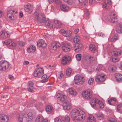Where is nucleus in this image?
Segmentation results:
<instances>
[{
	"label": "nucleus",
	"mask_w": 122,
	"mask_h": 122,
	"mask_svg": "<svg viewBox=\"0 0 122 122\" xmlns=\"http://www.w3.org/2000/svg\"><path fill=\"white\" fill-rule=\"evenodd\" d=\"M71 117L74 120L83 121L86 116L85 113L80 108H76L71 112Z\"/></svg>",
	"instance_id": "nucleus-1"
},
{
	"label": "nucleus",
	"mask_w": 122,
	"mask_h": 122,
	"mask_svg": "<svg viewBox=\"0 0 122 122\" xmlns=\"http://www.w3.org/2000/svg\"><path fill=\"white\" fill-rule=\"evenodd\" d=\"M34 18L36 21H38L41 23H44L46 20L45 16L44 14H41L40 17L39 16V13L36 11L34 13Z\"/></svg>",
	"instance_id": "nucleus-2"
},
{
	"label": "nucleus",
	"mask_w": 122,
	"mask_h": 122,
	"mask_svg": "<svg viewBox=\"0 0 122 122\" xmlns=\"http://www.w3.org/2000/svg\"><path fill=\"white\" fill-rule=\"evenodd\" d=\"M91 106L93 107L96 106L99 107L101 109L103 108L104 107V105L102 102L97 99L93 100L91 102Z\"/></svg>",
	"instance_id": "nucleus-3"
},
{
	"label": "nucleus",
	"mask_w": 122,
	"mask_h": 122,
	"mask_svg": "<svg viewBox=\"0 0 122 122\" xmlns=\"http://www.w3.org/2000/svg\"><path fill=\"white\" fill-rule=\"evenodd\" d=\"M85 81L84 77L79 75H76L74 77V83L77 85H81L85 82Z\"/></svg>",
	"instance_id": "nucleus-4"
},
{
	"label": "nucleus",
	"mask_w": 122,
	"mask_h": 122,
	"mask_svg": "<svg viewBox=\"0 0 122 122\" xmlns=\"http://www.w3.org/2000/svg\"><path fill=\"white\" fill-rule=\"evenodd\" d=\"M9 66V63L4 60H2L0 61V70L4 71L6 70Z\"/></svg>",
	"instance_id": "nucleus-5"
},
{
	"label": "nucleus",
	"mask_w": 122,
	"mask_h": 122,
	"mask_svg": "<svg viewBox=\"0 0 122 122\" xmlns=\"http://www.w3.org/2000/svg\"><path fill=\"white\" fill-rule=\"evenodd\" d=\"M61 46L62 51L64 52L70 51L71 48L70 44L67 42H63Z\"/></svg>",
	"instance_id": "nucleus-6"
},
{
	"label": "nucleus",
	"mask_w": 122,
	"mask_h": 122,
	"mask_svg": "<svg viewBox=\"0 0 122 122\" xmlns=\"http://www.w3.org/2000/svg\"><path fill=\"white\" fill-rule=\"evenodd\" d=\"M82 95L84 98L88 100L91 99L92 97V93L89 90H87L83 92Z\"/></svg>",
	"instance_id": "nucleus-7"
},
{
	"label": "nucleus",
	"mask_w": 122,
	"mask_h": 122,
	"mask_svg": "<svg viewBox=\"0 0 122 122\" xmlns=\"http://www.w3.org/2000/svg\"><path fill=\"white\" fill-rule=\"evenodd\" d=\"M44 73V70L41 68L36 69L33 74V76L35 77L38 76L39 77Z\"/></svg>",
	"instance_id": "nucleus-8"
},
{
	"label": "nucleus",
	"mask_w": 122,
	"mask_h": 122,
	"mask_svg": "<svg viewBox=\"0 0 122 122\" xmlns=\"http://www.w3.org/2000/svg\"><path fill=\"white\" fill-rule=\"evenodd\" d=\"M44 73V70L41 68L36 69L33 74V76L35 77L38 76L39 77Z\"/></svg>",
	"instance_id": "nucleus-9"
},
{
	"label": "nucleus",
	"mask_w": 122,
	"mask_h": 122,
	"mask_svg": "<svg viewBox=\"0 0 122 122\" xmlns=\"http://www.w3.org/2000/svg\"><path fill=\"white\" fill-rule=\"evenodd\" d=\"M106 75L104 74H102L97 76L95 78V81L97 82H102L104 81L106 79Z\"/></svg>",
	"instance_id": "nucleus-10"
},
{
	"label": "nucleus",
	"mask_w": 122,
	"mask_h": 122,
	"mask_svg": "<svg viewBox=\"0 0 122 122\" xmlns=\"http://www.w3.org/2000/svg\"><path fill=\"white\" fill-rule=\"evenodd\" d=\"M108 18L109 21L112 23L116 21L117 19V15L113 13L109 15Z\"/></svg>",
	"instance_id": "nucleus-11"
},
{
	"label": "nucleus",
	"mask_w": 122,
	"mask_h": 122,
	"mask_svg": "<svg viewBox=\"0 0 122 122\" xmlns=\"http://www.w3.org/2000/svg\"><path fill=\"white\" fill-rule=\"evenodd\" d=\"M16 13V11H15L13 10H10L7 12V16L10 19L14 20V17L13 14L14 13Z\"/></svg>",
	"instance_id": "nucleus-12"
},
{
	"label": "nucleus",
	"mask_w": 122,
	"mask_h": 122,
	"mask_svg": "<svg viewBox=\"0 0 122 122\" xmlns=\"http://www.w3.org/2000/svg\"><path fill=\"white\" fill-rule=\"evenodd\" d=\"M37 45L39 47L45 48L46 46L47 45L43 40L41 39L37 42Z\"/></svg>",
	"instance_id": "nucleus-13"
},
{
	"label": "nucleus",
	"mask_w": 122,
	"mask_h": 122,
	"mask_svg": "<svg viewBox=\"0 0 122 122\" xmlns=\"http://www.w3.org/2000/svg\"><path fill=\"white\" fill-rule=\"evenodd\" d=\"M63 107L64 110H69L71 107V104L68 101H66L63 104Z\"/></svg>",
	"instance_id": "nucleus-14"
},
{
	"label": "nucleus",
	"mask_w": 122,
	"mask_h": 122,
	"mask_svg": "<svg viewBox=\"0 0 122 122\" xmlns=\"http://www.w3.org/2000/svg\"><path fill=\"white\" fill-rule=\"evenodd\" d=\"M9 119V117L4 114H0V122H7Z\"/></svg>",
	"instance_id": "nucleus-15"
},
{
	"label": "nucleus",
	"mask_w": 122,
	"mask_h": 122,
	"mask_svg": "<svg viewBox=\"0 0 122 122\" xmlns=\"http://www.w3.org/2000/svg\"><path fill=\"white\" fill-rule=\"evenodd\" d=\"M47 119H44L43 117L41 115L37 116L35 120V122H47Z\"/></svg>",
	"instance_id": "nucleus-16"
},
{
	"label": "nucleus",
	"mask_w": 122,
	"mask_h": 122,
	"mask_svg": "<svg viewBox=\"0 0 122 122\" xmlns=\"http://www.w3.org/2000/svg\"><path fill=\"white\" fill-rule=\"evenodd\" d=\"M61 46L60 44L58 43H56L55 42L52 43L51 46V48L53 50H56L57 48H58Z\"/></svg>",
	"instance_id": "nucleus-17"
},
{
	"label": "nucleus",
	"mask_w": 122,
	"mask_h": 122,
	"mask_svg": "<svg viewBox=\"0 0 122 122\" xmlns=\"http://www.w3.org/2000/svg\"><path fill=\"white\" fill-rule=\"evenodd\" d=\"M121 52V50L119 49H116L113 51L111 52L112 56H117L120 55Z\"/></svg>",
	"instance_id": "nucleus-18"
},
{
	"label": "nucleus",
	"mask_w": 122,
	"mask_h": 122,
	"mask_svg": "<svg viewBox=\"0 0 122 122\" xmlns=\"http://www.w3.org/2000/svg\"><path fill=\"white\" fill-rule=\"evenodd\" d=\"M70 60V57L68 56H64L62 60L61 63L62 64L65 65L67 64Z\"/></svg>",
	"instance_id": "nucleus-19"
},
{
	"label": "nucleus",
	"mask_w": 122,
	"mask_h": 122,
	"mask_svg": "<svg viewBox=\"0 0 122 122\" xmlns=\"http://www.w3.org/2000/svg\"><path fill=\"white\" fill-rule=\"evenodd\" d=\"M82 45L81 43L76 44L75 45V50L76 52H78L81 50Z\"/></svg>",
	"instance_id": "nucleus-20"
},
{
	"label": "nucleus",
	"mask_w": 122,
	"mask_h": 122,
	"mask_svg": "<svg viewBox=\"0 0 122 122\" xmlns=\"http://www.w3.org/2000/svg\"><path fill=\"white\" fill-rule=\"evenodd\" d=\"M112 3V2L111 0H107L103 3V5L104 8L110 7Z\"/></svg>",
	"instance_id": "nucleus-21"
},
{
	"label": "nucleus",
	"mask_w": 122,
	"mask_h": 122,
	"mask_svg": "<svg viewBox=\"0 0 122 122\" xmlns=\"http://www.w3.org/2000/svg\"><path fill=\"white\" fill-rule=\"evenodd\" d=\"M116 102V99L115 98L112 97L108 101V102L110 105H115Z\"/></svg>",
	"instance_id": "nucleus-22"
},
{
	"label": "nucleus",
	"mask_w": 122,
	"mask_h": 122,
	"mask_svg": "<svg viewBox=\"0 0 122 122\" xmlns=\"http://www.w3.org/2000/svg\"><path fill=\"white\" fill-rule=\"evenodd\" d=\"M36 50L35 47L34 46H31L27 48V51L29 53L35 51Z\"/></svg>",
	"instance_id": "nucleus-23"
},
{
	"label": "nucleus",
	"mask_w": 122,
	"mask_h": 122,
	"mask_svg": "<svg viewBox=\"0 0 122 122\" xmlns=\"http://www.w3.org/2000/svg\"><path fill=\"white\" fill-rule=\"evenodd\" d=\"M95 117L94 116L91 115L88 117L87 118V122H91L95 121Z\"/></svg>",
	"instance_id": "nucleus-24"
},
{
	"label": "nucleus",
	"mask_w": 122,
	"mask_h": 122,
	"mask_svg": "<svg viewBox=\"0 0 122 122\" xmlns=\"http://www.w3.org/2000/svg\"><path fill=\"white\" fill-rule=\"evenodd\" d=\"M72 32L68 30L65 31V32H63V35L65 37H69L71 36L72 35Z\"/></svg>",
	"instance_id": "nucleus-25"
},
{
	"label": "nucleus",
	"mask_w": 122,
	"mask_h": 122,
	"mask_svg": "<svg viewBox=\"0 0 122 122\" xmlns=\"http://www.w3.org/2000/svg\"><path fill=\"white\" fill-rule=\"evenodd\" d=\"M88 58L91 62H93L97 60L96 58L92 55H89Z\"/></svg>",
	"instance_id": "nucleus-26"
},
{
	"label": "nucleus",
	"mask_w": 122,
	"mask_h": 122,
	"mask_svg": "<svg viewBox=\"0 0 122 122\" xmlns=\"http://www.w3.org/2000/svg\"><path fill=\"white\" fill-rule=\"evenodd\" d=\"M68 91L69 93L72 95H76V92L75 89L71 88L68 89Z\"/></svg>",
	"instance_id": "nucleus-27"
},
{
	"label": "nucleus",
	"mask_w": 122,
	"mask_h": 122,
	"mask_svg": "<svg viewBox=\"0 0 122 122\" xmlns=\"http://www.w3.org/2000/svg\"><path fill=\"white\" fill-rule=\"evenodd\" d=\"M115 78L118 81H122V75L121 74H116L115 76Z\"/></svg>",
	"instance_id": "nucleus-28"
},
{
	"label": "nucleus",
	"mask_w": 122,
	"mask_h": 122,
	"mask_svg": "<svg viewBox=\"0 0 122 122\" xmlns=\"http://www.w3.org/2000/svg\"><path fill=\"white\" fill-rule=\"evenodd\" d=\"M56 25L57 28H60L62 26L61 23L58 20H55L54 21Z\"/></svg>",
	"instance_id": "nucleus-29"
},
{
	"label": "nucleus",
	"mask_w": 122,
	"mask_h": 122,
	"mask_svg": "<svg viewBox=\"0 0 122 122\" xmlns=\"http://www.w3.org/2000/svg\"><path fill=\"white\" fill-rule=\"evenodd\" d=\"M17 117L19 121V122H22L23 118L22 114L21 113H19L17 115Z\"/></svg>",
	"instance_id": "nucleus-30"
},
{
	"label": "nucleus",
	"mask_w": 122,
	"mask_h": 122,
	"mask_svg": "<svg viewBox=\"0 0 122 122\" xmlns=\"http://www.w3.org/2000/svg\"><path fill=\"white\" fill-rule=\"evenodd\" d=\"M46 110L48 113L51 112L53 111V108L50 106H47L46 107Z\"/></svg>",
	"instance_id": "nucleus-31"
},
{
	"label": "nucleus",
	"mask_w": 122,
	"mask_h": 122,
	"mask_svg": "<svg viewBox=\"0 0 122 122\" xmlns=\"http://www.w3.org/2000/svg\"><path fill=\"white\" fill-rule=\"evenodd\" d=\"M41 79L42 80L41 81V82L43 83L46 82L48 80L47 76L46 75H43L41 77Z\"/></svg>",
	"instance_id": "nucleus-32"
},
{
	"label": "nucleus",
	"mask_w": 122,
	"mask_h": 122,
	"mask_svg": "<svg viewBox=\"0 0 122 122\" xmlns=\"http://www.w3.org/2000/svg\"><path fill=\"white\" fill-rule=\"evenodd\" d=\"M32 113L30 112H25L23 114H22L23 116V117L25 118L27 117L28 116H30L32 115Z\"/></svg>",
	"instance_id": "nucleus-33"
},
{
	"label": "nucleus",
	"mask_w": 122,
	"mask_h": 122,
	"mask_svg": "<svg viewBox=\"0 0 122 122\" xmlns=\"http://www.w3.org/2000/svg\"><path fill=\"white\" fill-rule=\"evenodd\" d=\"M104 117V115L102 113H99L97 114V118L98 120H102Z\"/></svg>",
	"instance_id": "nucleus-34"
},
{
	"label": "nucleus",
	"mask_w": 122,
	"mask_h": 122,
	"mask_svg": "<svg viewBox=\"0 0 122 122\" xmlns=\"http://www.w3.org/2000/svg\"><path fill=\"white\" fill-rule=\"evenodd\" d=\"M72 72L71 69L70 68H68L66 70V75L67 76H69L71 74Z\"/></svg>",
	"instance_id": "nucleus-35"
},
{
	"label": "nucleus",
	"mask_w": 122,
	"mask_h": 122,
	"mask_svg": "<svg viewBox=\"0 0 122 122\" xmlns=\"http://www.w3.org/2000/svg\"><path fill=\"white\" fill-rule=\"evenodd\" d=\"M90 50L91 51H94L96 49V46L93 44L90 45L89 46Z\"/></svg>",
	"instance_id": "nucleus-36"
},
{
	"label": "nucleus",
	"mask_w": 122,
	"mask_h": 122,
	"mask_svg": "<svg viewBox=\"0 0 122 122\" xmlns=\"http://www.w3.org/2000/svg\"><path fill=\"white\" fill-rule=\"evenodd\" d=\"M117 110L120 113L122 112V104H120L117 106Z\"/></svg>",
	"instance_id": "nucleus-37"
},
{
	"label": "nucleus",
	"mask_w": 122,
	"mask_h": 122,
	"mask_svg": "<svg viewBox=\"0 0 122 122\" xmlns=\"http://www.w3.org/2000/svg\"><path fill=\"white\" fill-rule=\"evenodd\" d=\"M81 3V6H84L87 4V2L85 0H78Z\"/></svg>",
	"instance_id": "nucleus-38"
},
{
	"label": "nucleus",
	"mask_w": 122,
	"mask_h": 122,
	"mask_svg": "<svg viewBox=\"0 0 122 122\" xmlns=\"http://www.w3.org/2000/svg\"><path fill=\"white\" fill-rule=\"evenodd\" d=\"M34 7L33 4L28 3L25 5L24 8H32Z\"/></svg>",
	"instance_id": "nucleus-39"
},
{
	"label": "nucleus",
	"mask_w": 122,
	"mask_h": 122,
	"mask_svg": "<svg viewBox=\"0 0 122 122\" xmlns=\"http://www.w3.org/2000/svg\"><path fill=\"white\" fill-rule=\"evenodd\" d=\"M80 40V38L79 36H76L74 38V42L75 43H76L79 41Z\"/></svg>",
	"instance_id": "nucleus-40"
},
{
	"label": "nucleus",
	"mask_w": 122,
	"mask_h": 122,
	"mask_svg": "<svg viewBox=\"0 0 122 122\" xmlns=\"http://www.w3.org/2000/svg\"><path fill=\"white\" fill-rule=\"evenodd\" d=\"M66 98V95L64 94H62L61 95L60 98L59 99V100L61 101H63Z\"/></svg>",
	"instance_id": "nucleus-41"
},
{
	"label": "nucleus",
	"mask_w": 122,
	"mask_h": 122,
	"mask_svg": "<svg viewBox=\"0 0 122 122\" xmlns=\"http://www.w3.org/2000/svg\"><path fill=\"white\" fill-rule=\"evenodd\" d=\"M109 70L110 71H115L116 69V67L114 66H111L108 68Z\"/></svg>",
	"instance_id": "nucleus-42"
},
{
	"label": "nucleus",
	"mask_w": 122,
	"mask_h": 122,
	"mask_svg": "<svg viewBox=\"0 0 122 122\" xmlns=\"http://www.w3.org/2000/svg\"><path fill=\"white\" fill-rule=\"evenodd\" d=\"M76 58L77 61H80L81 58V54H77L76 56Z\"/></svg>",
	"instance_id": "nucleus-43"
},
{
	"label": "nucleus",
	"mask_w": 122,
	"mask_h": 122,
	"mask_svg": "<svg viewBox=\"0 0 122 122\" xmlns=\"http://www.w3.org/2000/svg\"><path fill=\"white\" fill-rule=\"evenodd\" d=\"M64 121L65 122H69L70 121V118L67 115H66L64 117Z\"/></svg>",
	"instance_id": "nucleus-44"
},
{
	"label": "nucleus",
	"mask_w": 122,
	"mask_h": 122,
	"mask_svg": "<svg viewBox=\"0 0 122 122\" xmlns=\"http://www.w3.org/2000/svg\"><path fill=\"white\" fill-rule=\"evenodd\" d=\"M65 2H67L68 4H71L76 0H63Z\"/></svg>",
	"instance_id": "nucleus-45"
},
{
	"label": "nucleus",
	"mask_w": 122,
	"mask_h": 122,
	"mask_svg": "<svg viewBox=\"0 0 122 122\" xmlns=\"http://www.w3.org/2000/svg\"><path fill=\"white\" fill-rule=\"evenodd\" d=\"M33 117L32 116V115L30 116H28V117L26 119V121L28 122H31L33 119Z\"/></svg>",
	"instance_id": "nucleus-46"
},
{
	"label": "nucleus",
	"mask_w": 122,
	"mask_h": 122,
	"mask_svg": "<svg viewBox=\"0 0 122 122\" xmlns=\"http://www.w3.org/2000/svg\"><path fill=\"white\" fill-rule=\"evenodd\" d=\"M55 122H65L63 120L60 119L58 117H56L55 119Z\"/></svg>",
	"instance_id": "nucleus-47"
},
{
	"label": "nucleus",
	"mask_w": 122,
	"mask_h": 122,
	"mask_svg": "<svg viewBox=\"0 0 122 122\" xmlns=\"http://www.w3.org/2000/svg\"><path fill=\"white\" fill-rule=\"evenodd\" d=\"M119 27L120 28V30L119 29H117L116 30L117 32L119 33H122V25L120 24Z\"/></svg>",
	"instance_id": "nucleus-48"
},
{
	"label": "nucleus",
	"mask_w": 122,
	"mask_h": 122,
	"mask_svg": "<svg viewBox=\"0 0 122 122\" xmlns=\"http://www.w3.org/2000/svg\"><path fill=\"white\" fill-rule=\"evenodd\" d=\"M118 37L117 36H115L112 38H111L110 40L111 41H115L118 39Z\"/></svg>",
	"instance_id": "nucleus-49"
},
{
	"label": "nucleus",
	"mask_w": 122,
	"mask_h": 122,
	"mask_svg": "<svg viewBox=\"0 0 122 122\" xmlns=\"http://www.w3.org/2000/svg\"><path fill=\"white\" fill-rule=\"evenodd\" d=\"M119 59L117 57H113L112 58V61L114 62H116L118 61Z\"/></svg>",
	"instance_id": "nucleus-50"
},
{
	"label": "nucleus",
	"mask_w": 122,
	"mask_h": 122,
	"mask_svg": "<svg viewBox=\"0 0 122 122\" xmlns=\"http://www.w3.org/2000/svg\"><path fill=\"white\" fill-rule=\"evenodd\" d=\"M34 83L31 81H30L28 82V87H33Z\"/></svg>",
	"instance_id": "nucleus-51"
},
{
	"label": "nucleus",
	"mask_w": 122,
	"mask_h": 122,
	"mask_svg": "<svg viewBox=\"0 0 122 122\" xmlns=\"http://www.w3.org/2000/svg\"><path fill=\"white\" fill-rule=\"evenodd\" d=\"M103 66L102 65H99L96 69V70L98 71H99V70L102 69Z\"/></svg>",
	"instance_id": "nucleus-52"
},
{
	"label": "nucleus",
	"mask_w": 122,
	"mask_h": 122,
	"mask_svg": "<svg viewBox=\"0 0 122 122\" xmlns=\"http://www.w3.org/2000/svg\"><path fill=\"white\" fill-rule=\"evenodd\" d=\"M12 41L10 39H9L7 40V43H6V45H9L10 46L11 45L10 43H11L12 42Z\"/></svg>",
	"instance_id": "nucleus-53"
},
{
	"label": "nucleus",
	"mask_w": 122,
	"mask_h": 122,
	"mask_svg": "<svg viewBox=\"0 0 122 122\" xmlns=\"http://www.w3.org/2000/svg\"><path fill=\"white\" fill-rule=\"evenodd\" d=\"M94 79L93 78H91L89 79L88 81V83L89 84L91 85L93 83Z\"/></svg>",
	"instance_id": "nucleus-54"
},
{
	"label": "nucleus",
	"mask_w": 122,
	"mask_h": 122,
	"mask_svg": "<svg viewBox=\"0 0 122 122\" xmlns=\"http://www.w3.org/2000/svg\"><path fill=\"white\" fill-rule=\"evenodd\" d=\"M24 10L25 11L29 13H31L32 11V10L30 9V8H24Z\"/></svg>",
	"instance_id": "nucleus-55"
},
{
	"label": "nucleus",
	"mask_w": 122,
	"mask_h": 122,
	"mask_svg": "<svg viewBox=\"0 0 122 122\" xmlns=\"http://www.w3.org/2000/svg\"><path fill=\"white\" fill-rule=\"evenodd\" d=\"M61 10L64 12H67L70 10L69 8H61Z\"/></svg>",
	"instance_id": "nucleus-56"
},
{
	"label": "nucleus",
	"mask_w": 122,
	"mask_h": 122,
	"mask_svg": "<svg viewBox=\"0 0 122 122\" xmlns=\"http://www.w3.org/2000/svg\"><path fill=\"white\" fill-rule=\"evenodd\" d=\"M18 44L21 46H23L25 45V43L21 41H20L18 42Z\"/></svg>",
	"instance_id": "nucleus-57"
},
{
	"label": "nucleus",
	"mask_w": 122,
	"mask_h": 122,
	"mask_svg": "<svg viewBox=\"0 0 122 122\" xmlns=\"http://www.w3.org/2000/svg\"><path fill=\"white\" fill-rule=\"evenodd\" d=\"M108 122H117V120L113 118H111L108 120Z\"/></svg>",
	"instance_id": "nucleus-58"
},
{
	"label": "nucleus",
	"mask_w": 122,
	"mask_h": 122,
	"mask_svg": "<svg viewBox=\"0 0 122 122\" xmlns=\"http://www.w3.org/2000/svg\"><path fill=\"white\" fill-rule=\"evenodd\" d=\"M85 15L87 16V17L86 18V19H88V16L89 15V11L87 10H86V11L85 12Z\"/></svg>",
	"instance_id": "nucleus-59"
},
{
	"label": "nucleus",
	"mask_w": 122,
	"mask_h": 122,
	"mask_svg": "<svg viewBox=\"0 0 122 122\" xmlns=\"http://www.w3.org/2000/svg\"><path fill=\"white\" fill-rule=\"evenodd\" d=\"M28 91L30 92H34V91L33 90V87L31 88L30 87H28Z\"/></svg>",
	"instance_id": "nucleus-60"
},
{
	"label": "nucleus",
	"mask_w": 122,
	"mask_h": 122,
	"mask_svg": "<svg viewBox=\"0 0 122 122\" xmlns=\"http://www.w3.org/2000/svg\"><path fill=\"white\" fill-rule=\"evenodd\" d=\"M50 23L48 21H47L45 23V25L46 26H50Z\"/></svg>",
	"instance_id": "nucleus-61"
},
{
	"label": "nucleus",
	"mask_w": 122,
	"mask_h": 122,
	"mask_svg": "<svg viewBox=\"0 0 122 122\" xmlns=\"http://www.w3.org/2000/svg\"><path fill=\"white\" fill-rule=\"evenodd\" d=\"M16 43L12 42L11 45H10V46H11L12 47H14L15 46H16Z\"/></svg>",
	"instance_id": "nucleus-62"
},
{
	"label": "nucleus",
	"mask_w": 122,
	"mask_h": 122,
	"mask_svg": "<svg viewBox=\"0 0 122 122\" xmlns=\"http://www.w3.org/2000/svg\"><path fill=\"white\" fill-rule=\"evenodd\" d=\"M61 95L60 93H59L57 94L56 96L57 98L59 100V99L61 98Z\"/></svg>",
	"instance_id": "nucleus-63"
},
{
	"label": "nucleus",
	"mask_w": 122,
	"mask_h": 122,
	"mask_svg": "<svg viewBox=\"0 0 122 122\" xmlns=\"http://www.w3.org/2000/svg\"><path fill=\"white\" fill-rule=\"evenodd\" d=\"M23 13L22 11H20L19 13L20 17L22 18L23 17Z\"/></svg>",
	"instance_id": "nucleus-64"
}]
</instances>
